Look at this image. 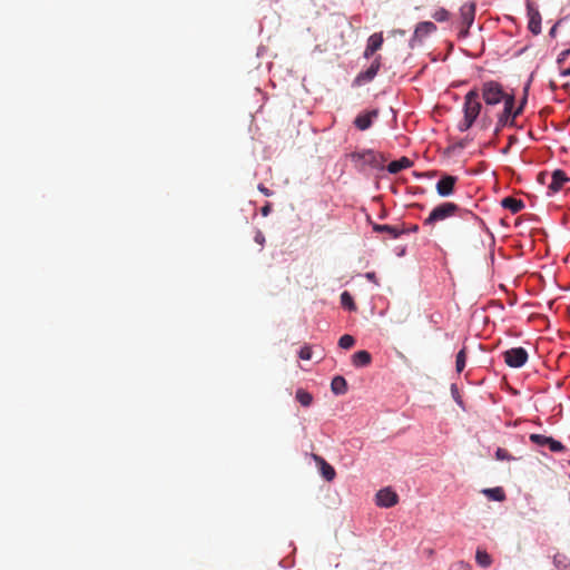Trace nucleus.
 I'll use <instances>...</instances> for the list:
<instances>
[{
	"label": "nucleus",
	"instance_id": "4468645a",
	"mask_svg": "<svg viewBox=\"0 0 570 570\" xmlns=\"http://www.w3.org/2000/svg\"><path fill=\"white\" fill-rule=\"evenodd\" d=\"M515 117L513 115V111H505V110H502L499 115H498V120H497V124H495V127H494V130H493V135H499V132L504 128V127H514L515 126Z\"/></svg>",
	"mask_w": 570,
	"mask_h": 570
},
{
	"label": "nucleus",
	"instance_id": "79ce46f5",
	"mask_svg": "<svg viewBox=\"0 0 570 570\" xmlns=\"http://www.w3.org/2000/svg\"><path fill=\"white\" fill-rule=\"evenodd\" d=\"M271 210H272L271 205H269V204H266L265 206H263V207L261 208V214H262L264 217H266V216H268V215H269Z\"/></svg>",
	"mask_w": 570,
	"mask_h": 570
},
{
	"label": "nucleus",
	"instance_id": "8fccbe9b",
	"mask_svg": "<svg viewBox=\"0 0 570 570\" xmlns=\"http://www.w3.org/2000/svg\"><path fill=\"white\" fill-rule=\"evenodd\" d=\"M509 150H510V145H508L507 147H504V148L501 150V153H502V154H508V153H509Z\"/></svg>",
	"mask_w": 570,
	"mask_h": 570
},
{
	"label": "nucleus",
	"instance_id": "4be33fe9",
	"mask_svg": "<svg viewBox=\"0 0 570 570\" xmlns=\"http://www.w3.org/2000/svg\"><path fill=\"white\" fill-rule=\"evenodd\" d=\"M482 493L492 501L501 502L505 499V493L501 487L488 488Z\"/></svg>",
	"mask_w": 570,
	"mask_h": 570
},
{
	"label": "nucleus",
	"instance_id": "37998d69",
	"mask_svg": "<svg viewBox=\"0 0 570 570\" xmlns=\"http://www.w3.org/2000/svg\"><path fill=\"white\" fill-rule=\"evenodd\" d=\"M375 53V51H373L372 49H370V47H365V50L363 52V57L365 59H370L373 55Z\"/></svg>",
	"mask_w": 570,
	"mask_h": 570
},
{
	"label": "nucleus",
	"instance_id": "9b49d317",
	"mask_svg": "<svg viewBox=\"0 0 570 570\" xmlns=\"http://www.w3.org/2000/svg\"><path fill=\"white\" fill-rule=\"evenodd\" d=\"M399 501L397 494L391 488H384L377 491L375 495L376 505L381 508H391Z\"/></svg>",
	"mask_w": 570,
	"mask_h": 570
},
{
	"label": "nucleus",
	"instance_id": "20e7f679",
	"mask_svg": "<svg viewBox=\"0 0 570 570\" xmlns=\"http://www.w3.org/2000/svg\"><path fill=\"white\" fill-rule=\"evenodd\" d=\"M481 97L487 106H497L504 98V90L500 82L489 80L483 82L481 88Z\"/></svg>",
	"mask_w": 570,
	"mask_h": 570
},
{
	"label": "nucleus",
	"instance_id": "aec40b11",
	"mask_svg": "<svg viewBox=\"0 0 570 570\" xmlns=\"http://www.w3.org/2000/svg\"><path fill=\"white\" fill-rule=\"evenodd\" d=\"M331 390L335 395H343L347 392V382L341 376L336 375L331 382Z\"/></svg>",
	"mask_w": 570,
	"mask_h": 570
},
{
	"label": "nucleus",
	"instance_id": "5701e85b",
	"mask_svg": "<svg viewBox=\"0 0 570 570\" xmlns=\"http://www.w3.org/2000/svg\"><path fill=\"white\" fill-rule=\"evenodd\" d=\"M475 561L481 568L484 569L489 568L493 562L492 557L484 549L481 548L476 549Z\"/></svg>",
	"mask_w": 570,
	"mask_h": 570
},
{
	"label": "nucleus",
	"instance_id": "6e6552de",
	"mask_svg": "<svg viewBox=\"0 0 570 570\" xmlns=\"http://www.w3.org/2000/svg\"><path fill=\"white\" fill-rule=\"evenodd\" d=\"M529 440L538 446H548L553 453L566 451V446L552 436L532 433L530 434Z\"/></svg>",
	"mask_w": 570,
	"mask_h": 570
},
{
	"label": "nucleus",
	"instance_id": "a18cd8bd",
	"mask_svg": "<svg viewBox=\"0 0 570 570\" xmlns=\"http://www.w3.org/2000/svg\"><path fill=\"white\" fill-rule=\"evenodd\" d=\"M258 189L265 195V196H271L272 193L268 188H266L263 184H259L258 185Z\"/></svg>",
	"mask_w": 570,
	"mask_h": 570
},
{
	"label": "nucleus",
	"instance_id": "bb28decb",
	"mask_svg": "<svg viewBox=\"0 0 570 570\" xmlns=\"http://www.w3.org/2000/svg\"><path fill=\"white\" fill-rule=\"evenodd\" d=\"M296 400H297V402H299V404L302 406L307 407V406H309L312 404L313 396H312V394L309 392H307V391H305L303 389H298L296 391Z\"/></svg>",
	"mask_w": 570,
	"mask_h": 570
},
{
	"label": "nucleus",
	"instance_id": "473e14b6",
	"mask_svg": "<svg viewBox=\"0 0 570 570\" xmlns=\"http://www.w3.org/2000/svg\"><path fill=\"white\" fill-rule=\"evenodd\" d=\"M480 96L481 94L478 89H472L464 96V104L480 102Z\"/></svg>",
	"mask_w": 570,
	"mask_h": 570
},
{
	"label": "nucleus",
	"instance_id": "ea45409f",
	"mask_svg": "<svg viewBox=\"0 0 570 570\" xmlns=\"http://www.w3.org/2000/svg\"><path fill=\"white\" fill-rule=\"evenodd\" d=\"M491 124V118L487 115L482 116L480 119V126L482 129H487Z\"/></svg>",
	"mask_w": 570,
	"mask_h": 570
},
{
	"label": "nucleus",
	"instance_id": "09e8293b",
	"mask_svg": "<svg viewBox=\"0 0 570 570\" xmlns=\"http://www.w3.org/2000/svg\"><path fill=\"white\" fill-rule=\"evenodd\" d=\"M560 76L561 77H569L570 76V67L561 70L560 71Z\"/></svg>",
	"mask_w": 570,
	"mask_h": 570
},
{
	"label": "nucleus",
	"instance_id": "c9c22d12",
	"mask_svg": "<svg viewBox=\"0 0 570 570\" xmlns=\"http://www.w3.org/2000/svg\"><path fill=\"white\" fill-rule=\"evenodd\" d=\"M298 356L302 360H306V361L311 360L313 357L312 348L307 345L301 347V350L298 352Z\"/></svg>",
	"mask_w": 570,
	"mask_h": 570
},
{
	"label": "nucleus",
	"instance_id": "3c124183",
	"mask_svg": "<svg viewBox=\"0 0 570 570\" xmlns=\"http://www.w3.org/2000/svg\"><path fill=\"white\" fill-rule=\"evenodd\" d=\"M405 254V248L399 249L397 256H403Z\"/></svg>",
	"mask_w": 570,
	"mask_h": 570
},
{
	"label": "nucleus",
	"instance_id": "a878e982",
	"mask_svg": "<svg viewBox=\"0 0 570 570\" xmlns=\"http://www.w3.org/2000/svg\"><path fill=\"white\" fill-rule=\"evenodd\" d=\"M340 299H341V305L345 309L351 311V312L356 309V305L354 303V298H353V296L347 291H344L341 294Z\"/></svg>",
	"mask_w": 570,
	"mask_h": 570
},
{
	"label": "nucleus",
	"instance_id": "a19ab883",
	"mask_svg": "<svg viewBox=\"0 0 570 570\" xmlns=\"http://www.w3.org/2000/svg\"><path fill=\"white\" fill-rule=\"evenodd\" d=\"M532 77H533V75L530 76L529 80L527 81V83L523 87V96L522 97H525L527 100H528V95H529V89H530V85L532 81Z\"/></svg>",
	"mask_w": 570,
	"mask_h": 570
},
{
	"label": "nucleus",
	"instance_id": "603ef678",
	"mask_svg": "<svg viewBox=\"0 0 570 570\" xmlns=\"http://www.w3.org/2000/svg\"><path fill=\"white\" fill-rule=\"evenodd\" d=\"M569 465H570V460H569Z\"/></svg>",
	"mask_w": 570,
	"mask_h": 570
},
{
	"label": "nucleus",
	"instance_id": "f3484780",
	"mask_svg": "<svg viewBox=\"0 0 570 570\" xmlns=\"http://www.w3.org/2000/svg\"><path fill=\"white\" fill-rule=\"evenodd\" d=\"M412 166V161L407 157H401L400 159L392 160L387 165V171L390 174H397L403 169H406Z\"/></svg>",
	"mask_w": 570,
	"mask_h": 570
},
{
	"label": "nucleus",
	"instance_id": "f704fd0d",
	"mask_svg": "<svg viewBox=\"0 0 570 570\" xmlns=\"http://www.w3.org/2000/svg\"><path fill=\"white\" fill-rule=\"evenodd\" d=\"M473 124L474 121L472 119L463 116V119L458 124V130L461 132L468 131L473 126Z\"/></svg>",
	"mask_w": 570,
	"mask_h": 570
},
{
	"label": "nucleus",
	"instance_id": "393cba45",
	"mask_svg": "<svg viewBox=\"0 0 570 570\" xmlns=\"http://www.w3.org/2000/svg\"><path fill=\"white\" fill-rule=\"evenodd\" d=\"M383 41L382 32H375L368 37L366 46L376 52L382 47Z\"/></svg>",
	"mask_w": 570,
	"mask_h": 570
},
{
	"label": "nucleus",
	"instance_id": "a211bd4d",
	"mask_svg": "<svg viewBox=\"0 0 570 570\" xmlns=\"http://www.w3.org/2000/svg\"><path fill=\"white\" fill-rule=\"evenodd\" d=\"M372 361V356L367 351H357L352 356V364L355 367H364L367 366Z\"/></svg>",
	"mask_w": 570,
	"mask_h": 570
},
{
	"label": "nucleus",
	"instance_id": "e433bc0d",
	"mask_svg": "<svg viewBox=\"0 0 570 570\" xmlns=\"http://www.w3.org/2000/svg\"><path fill=\"white\" fill-rule=\"evenodd\" d=\"M527 102H528V100L525 99V97H522L519 102V106L518 107L514 106L513 115L515 118L523 112V109H524Z\"/></svg>",
	"mask_w": 570,
	"mask_h": 570
},
{
	"label": "nucleus",
	"instance_id": "c85d7f7f",
	"mask_svg": "<svg viewBox=\"0 0 570 570\" xmlns=\"http://www.w3.org/2000/svg\"><path fill=\"white\" fill-rule=\"evenodd\" d=\"M501 102H503V109L502 110H505L507 112L508 111H513L514 105H515V97H514L513 94L504 92V98L502 99Z\"/></svg>",
	"mask_w": 570,
	"mask_h": 570
},
{
	"label": "nucleus",
	"instance_id": "0eeeda50",
	"mask_svg": "<svg viewBox=\"0 0 570 570\" xmlns=\"http://www.w3.org/2000/svg\"><path fill=\"white\" fill-rule=\"evenodd\" d=\"M381 68V56L374 58L371 62L370 67L366 70H363L356 75L353 80V87H362L368 82H371L377 75Z\"/></svg>",
	"mask_w": 570,
	"mask_h": 570
},
{
	"label": "nucleus",
	"instance_id": "4c0bfd02",
	"mask_svg": "<svg viewBox=\"0 0 570 570\" xmlns=\"http://www.w3.org/2000/svg\"><path fill=\"white\" fill-rule=\"evenodd\" d=\"M570 56V47L559 53L557 57V63L561 65L566 61V59Z\"/></svg>",
	"mask_w": 570,
	"mask_h": 570
},
{
	"label": "nucleus",
	"instance_id": "72a5a7b5",
	"mask_svg": "<svg viewBox=\"0 0 570 570\" xmlns=\"http://www.w3.org/2000/svg\"><path fill=\"white\" fill-rule=\"evenodd\" d=\"M450 390H451V395H452L453 400L455 401V403L460 407L464 409V404H463V401L461 399V395H460V392H459V389H458L456 384H454V383L451 384Z\"/></svg>",
	"mask_w": 570,
	"mask_h": 570
},
{
	"label": "nucleus",
	"instance_id": "6ab92c4d",
	"mask_svg": "<svg viewBox=\"0 0 570 570\" xmlns=\"http://www.w3.org/2000/svg\"><path fill=\"white\" fill-rule=\"evenodd\" d=\"M481 110V102L463 104V115L466 116V118L472 119L474 122L480 116Z\"/></svg>",
	"mask_w": 570,
	"mask_h": 570
},
{
	"label": "nucleus",
	"instance_id": "de8ad7c7",
	"mask_svg": "<svg viewBox=\"0 0 570 570\" xmlns=\"http://www.w3.org/2000/svg\"><path fill=\"white\" fill-rule=\"evenodd\" d=\"M558 23H556L549 31L550 37H556Z\"/></svg>",
	"mask_w": 570,
	"mask_h": 570
},
{
	"label": "nucleus",
	"instance_id": "7ed1b4c3",
	"mask_svg": "<svg viewBox=\"0 0 570 570\" xmlns=\"http://www.w3.org/2000/svg\"><path fill=\"white\" fill-rule=\"evenodd\" d=\"M348 158L358 171H364L367 167L376 168L380 164L379 155L373 149L353 151L348 155Z\"/></svg>",
	"mask_w": 570,
	"mask_h": 570
},
{
	"label": "nucleus",
	"instance_id": "49530a36",
	"mask_svg": "<svg viewBox=\"0 0 570 570\" xmlns=\"http://www.w3.org/2000/svg\"><path fill=\"white\" fill-rule=\"evenodd\" d=\"M406 232L405 234L407 233H416L419 230V226L417 225H411L409 228H404Z\"/></svg>",
	"mask_w": 570,
	"mask_h": 570
},
{
	"label": "nucleus",
	"instance_id": "423d86ee",
	"mask_svg": "<svg viewBox=\"0 0 570 570\" xmlns=\"http://www.w3.org/2000/svg\"><path fill=\"white\" fill-rule=\"evenodd\" d=\"M436 31V26L432 21H421L415 26L414 32L409 41L410 48L420 46L424 38Z\"/></svg>",
	"mask_w": 570,
	"mask_h": 570
},
{
	"label": "nucleus",
	"instance_id": "864d4df0",
	"mask_svg": "<svg viewBox=\"0 0 570 570\" xmlns=\"http://www.w3.org/2000/svg\"><path fill=\"white\" fill-rule=\"evenodd\" d=\"M569 479H570V473H569Z\"/></svg>",
	"mask_w": 570,
	"mask_h": 570
},
{
	"label": "nucleus",
	"instance_id": "1a4fd4ad",
	"mask_svg": "<svg viewBox=\"0 0 570 570\" xmlns=\"http://www.w3.org/2000/svg\"><path fill=\"white\" fill-rule=\"evenodd\" d=\"M528 29L533 35L541 33V14L539 9L531 1H527Z\"/></svg>",
	"mask_w": 570,
	"mask_h": 570
},
{
	"label": "nucleus",
	"instance_id": "7c9ffc66",
	"mask_svg": "<svg viewBox=\"0 0 570 570\" xmlns=\"http://www.w3.org/2000/svg\"><path fill=\"white\" fill-rule=\"evenodd\" d=\"M432 18L438 22H444L449 20L450 12L445 8H439L432 13Z\"/></svg>",
	"mask_w": 570,
	"mask_h": 570
},
{
	"label": "nucleus",
	"instance_id": "c03bdc74",
	"mask_svg": "<svg viewBox=\"0 0 570 570\" xmlns=\"http://www.w3.org/2000/svg\"><path fill=\"white\" fill-rule=\"evenodd\" d=\"M365 277L370 281V282H373L375 284H377V279H376V275L374 272H367L365 274Z\"/></svg>",
	"mask_w": 570,
	"mask_h": 570
},
{
	"label": "nucleus",
	"instance_id": "2eb2a0df",
	"mask_svg": "<svg viewBox=\"0 0 570 570\" xmlns=\"http://www.w3.org/2000/svg\"><path fill=\"white\" fill-rule=\"evenodd\" d=\"M373 230L376 233H387L390 235V237L393 239L399 238L401 235L405 234V232H406L404 228H399L396 226L386 225V224H384V225L374 224Z\"/></svg>",
	"mask_w": 570,
	"mask_h": 570
},
{
	"label": "nucleus",
	"instance_id": "dca6fc26",
	"mask_svg": "<svg viewBox=\"0 0 570 570\" xmlns=\"http://www.w3.org/2000/svg\"><path fill=\"white\" fill-rule=\"evenodd\" d=\"M501 206L504 209H509L512 214H517L522 210L525 205L522 199L508 196L501 200Z\"/></svg>",
	"mask_w": 570,
	"mask_h": 570
},
{
	"label": "nucleus",
	"instance_id": "412c9836",
	"mask_svg": "<svg viewBox=\"0 0 570 570\" xmlns=\"http://www.w3.org/2000/svg\"><path fill=\"white\" fill-rule=\"evenodd\" d=\"M316 460L320 463V472L322 476L326 481H332L336 475L334 468L330 463H327L323 458L316 456Z\"/></svg>",
	"mask_w": 570,
	"mask_h": 570
},
{
	"label": "nucleus",
	"instance_id": "39448f33",
	"mask_svg": "<svg viewBox=\"0 0 570 570\" xmlns=\"http://www.w3.org/2000/svg\"><path fill=\"white\" fill-rule=\"evenodd\" d=\"M502 356L504 363L512 368L522 367L529 358L527 350L522 346L509 348L502 353Z\"/></svg>",
	"mask_w": 570,
	"mask_h": 570
},
{
	"label": "nucleus",
	"instance_id": "b1692460",
	"mask_svg": "<svg viewBox=\"0 0 570 570\" xmlns=\"http://www.w3.org/2000/svg\"><path fill=\"white\" fill-rule=\"evenodd\" d=\"M553 566L558 570H570V559L563 553L553 556Z\"/></svg>",
	"mask_w": 570,
	"mask_h": 570
},
{
	"label": "nucleus",
	"instance_id": "58836bf2",
	"mask_svg": "<svg viewBox=\"0 0 570 570\" xmlns=\"http://www.w3.org/2000/svg\"><path fill=\"white\" fill-rule=\"evenodd\" d=\"M254 240H255V243L259 244L261 246H263L265 244V236L262 233V230L257 229Z\"/></svg>",
	"mask_w": 570,
	"mask_h": 570
},
{
	"label": "nucleus",
	"instance_id": "f03ea898",
	"mask_svg": "<svg viewBox=\"0 0 570 570\" xmlns=\"http://www.w3.org/2000/svg\"><path fill=\"white\" fill-rule=\"evenodd\" d=\"M459 27L458 32L459 39H465L470 35V28L472 27L475 19V3L466 2L460 7L459 10Z\"/></svg>",
	"mask_w": 570,
	"mask_h": 570
},
{
	"label": "nucleus",
	"instance_id": "9d476101",
	"mask_svg": "<svg viewBox=\"0 0 570 570\" xmlns=\"http://www.w3.org/2000/svg\"><path fill=\"white\" fill-rule=\"evenodd\" d=\"M458 177L452 175H443L436 183L435 189L440 197H449L454 193Z\"/></svg>",
	"mask_w": 570,
	"mask_h": 570
},
{
	"label": "nucleus",
	"instance_id": "f257e3e1",
	"mask_svg": "<svg viewBox=\"0 0 570 570\" xmlns=\"http://www.w3.org/2000/svg\"><path fill=\"white\" fill-rule=\"evenodd\" d=\"M460 213V217L466 222H471L474 225H483L482 219H480L475 214L470 210L461 209L459 205L455 203H442L434 207L429 216L424 219L423 224L425 226L434 225L438 222L444 220L454 214Z\"/></svg>",
	"mask_w": 570,
	"mask_h": 570
},
{
	"label": "nucleus",
	"instance_id": "c756f323",
	"mask_svg": "<svg viewBox=\"0 0 570 570\" xmlns=\"http://www.w3.org/2000/svg\"><path fill=\"white\" fill-rule=\"evenodd\" d=\"M355 344V338L350 334H344L338 340V346L343 350H348Z\"/></svg>",
	"mask_w": 570,
	"mask_h": 570
},
{
	"label": "nucleus",
	"instance_id": "ddd939ff",
	"mask_svg": "<svg viewBox=\"0 0 570 570\" xmlns=\"http://www.w3.org/2000/svg\"><path fill=\"white\" fill-rule=\"evenodd\" d=\"M569 180V177L562 169L552 171L551 183L548 186V195H554L561 190L562 186Z\"/></svg>",
	"mask_w": 570,
	"mask_h": 570
},
{
	"label": "nucleus",
	"instance_id": "2f4dec72",
	"mask_svg": "<svg viewBox=\"0 0 570 570\" xmlns=\"http://www.w3.org/2000/svg\"><path fill=\"white\" fill-rule=\"evenodd\" d=\"M495 459L499 460V461H514L515 458L513 455H511L505 449L503 448H498L495 450Z\"/></svg>",
	"mask_w": 570,
	"mask_h": 570
},
{
	"label": "nucleus",
	"instance_id": "cd10ccee",
	"mask_svg": "<svg viewBox=\"0 0 570 570\" xmlns=\"http://www.w3.org/2000/svg\"><path fill=\"white\" fill-rule=\"evenodd\" d=\"M465 363H466V353H465V348L463 347L456 354L455 370L458 373H461L464 370Z\"/></svg>",
	"mask_w": 570,
	"mask_h": 570
},
{
	"label": "nucleus",
	"instance_id": "f8f14e48",
	"mask_svg": "<svg viewBox=\"0 0 570 570\" xmlns=\"http://www.w3.org/2000/svg\"><path fill=\"white\" fill-rule=\"evenodd\" d=\"M377 117H379L377 109H372V110L361 112L354 119V126L358 130H362V131L367 130L372 126L373 120L376 119Z\"/></svg>",
	"mask_w": 570,
	"mask_h": 570
}]
</instances>
